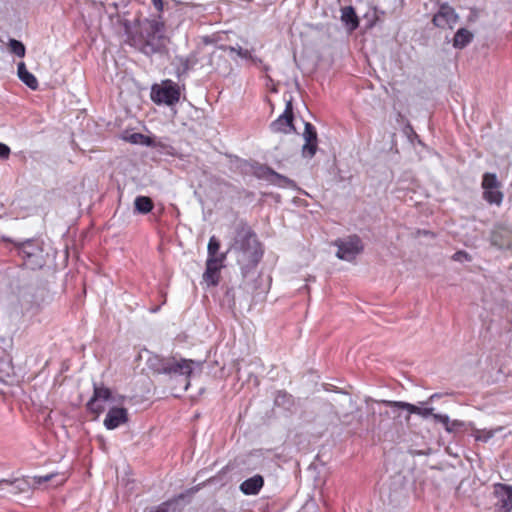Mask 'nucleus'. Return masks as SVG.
Listing matches in <instances>:
<instances>
[{
  "label": "nucleus",
  "mask_w": 512,
  "mask_h": 512,
  "mask_svg": "<svg viewBox=\"0 0 512 512\" xmlns=\"http://www.w3.org/2000/svg\"><path fill=\"white\" fill-rule=\"evenodd\" d=\"M273 132L289 133L294 130L293 126V107L291 102H287L284 112L270 124Z\"/></svg>",
  "instance_id": "nucleus-12"
},
{
  "label": "nucleus",
  "mask_w": 512,
  "mask_h": 512,
  "mask_svg": "<svg viewBox=\"0 0 512 512\" xmlns=\"http://www.w3.org/2000/svg\"><path fill=\"white\" fill-rule=\"evenodd\" d=\"M143 139H147L143 134L140 133H134L130 136V141L132 143H138L139 141H142Z\"/></svg>",
  "instance_id": "nucleus-38"
},
{
  "label": "nucleus",
  "mask_w": 512,
  "mask_h": 512,
  "mask_svg": "<svg viewBox=\"0 0 512 512\" xmlns=\"http://www.w3.org/2000/svg\"><path fill=\"white\" fill-rule=\"evenodd\" d=\"M433 419L444 425L445 430L450 426V418L446 414H433Z\"/></svg>",
  "instance_id": "nucleus-33"
},
{
  "label": "nucleus",
  "mask_w": 512,
  "mask_h": 512,
  "mask_svg": "<svg viewBox=\"0 0 512 512\" xmlns=\"http://www.w3.org/2000/svg\"><path fill=\"white\" fill-rule=\"evenodd\" d=\"M228 252H229L228 250L226 252H222V253L217 252L216 254H213V256H207V259L215 260L216 264L224 265V261L227 258Z\"/></svg>",
  "instance_id": "nucleus-34"
},
{
  "label": "nucleus",
  "mask_w": 512,
  "mask_h": 512,
  "mask_svg": "<svg viewBox=\"0 0 512 512\" xmlns=\"http://www.w3.org/2000/svg\"><path fill=\"white\" fill-rule=\"evenodd\" d=\"M0 485L1 486H3V485L9 486L10 492L14 493V494L20 493V492H26L32 486V484L25 478H17V479H14L13 481L3 479L0 481Z\"/></svg>",
  "instance_id": "nucleus-20"
},
{
  "label": "nucleus",
  "mask_w": 512,
  "mask_h": 512,
  "mask_svg": "<svg viewBox=\"0 0 512 512\" xmlns=\"http://www.w3.org/2000/svg\"><path fill=\"white\" fill-rule=\"evenodd\" d=\"M264 485L261 475H254L240 484V491L245 495H257Z\"/></svg>",
  "instance_id": "nucleus-17"
},
{
  "label": "nucleus",
  "mask_w": 512,
  "mask_h": 512,
  "mask_svg": "<svg viewBox=\"0 0 512 512\" xmlns=\"http://www.w3.org/2000/svg\"><path fill=\"white\" fill-rule=\"evenodd\" d=\"M303 138L305 143L302 146V156L310 159L316 154L318 139L315 127L309 122L305 123Z\"/></svg>",
  "instance_id": "nucleus-13"
},
{
  "label": "nucleus",
  "mask_w": 512,
  "mask_h": 512,
  "mask_svg": "<svg viewBox=\"0 0 512 512\" xmlns=\"http://www.w3.org/2000/svg\"><path fill=\"white\" fill-rule=\"evenodd\" d=\"M180 87L172 80H164L161 84H154L151 88V99L160 105L173 106L180 100Z\"/></svg>",
  "instance_id": "nucleus-4"
},
{
  "label": "nucleus",
  "mask_w": 512,
  "mask_h": 512,
  "mask_svg": "<svg viewBox=\"0 0 512 512\" xmlns=\"http://www.w3.org/2000/svg\"><path fill=\"white\" fill-rule=\"evenodd\" d=\"M264 176L271 184L281 188H294L296 186L293 180L268 167L265 168Z\"/></svg>",
  "instance_id": "nucleus-18"
},
{
  "label": "nucleus",
  "mask_w": 512,
  "mask_h": 512,
  "mask_svg": "<svg viewBox=\"0 0 512 512\" xmlns=\"http://www.w3.org/2000/svg\"><path fill=\"white\" fill-rule=\"evenodd\" d=\"M203 42L205 45L197 46L188 56H177L176 62V73L178 77L186 75L190 70L194 69L197 65H204V62L211 64L212 52L207 51L206 45L211 43L209 37H204Z\"/></svg>",
  "instance_id": "nucleus-3"
},
{
  "label": "nucleus",
  "mask_w": 512,
  "mask_h": 512,
  "mask_svg": "<svg viewBox=\"0 0 512 512\" xmlns=\"http://www.w3.org/2000/svg\"><path fill=\"white\" fill-rule=\"evenodd\" d=\"M17 74H18L19 79L25 85H27L30 89L36 90L38 88V86H39L38 80L32 73H30L27 70L24 62L18 63Z\"/></svg>",
  "instance_id": "nucleus-19"
},
{
  "label": "nucleus",
  "mask_w": 512,
  "mask_h": 512,
  "mask_svg": "<svg viewBox=\"0 0 512 512\" xmlns=\"http://www.w3.org/2000/svg\"><path fill=\"white\" fill-rule=\"evenodd\" d=\"M149 512H180L179 500L173 499L164 502L157 506L156 508L151 509Z\"/></svg>",
  "instance_id": "nucleus-25"
},
{
  "label": "nucleus",
  "mask_w": 512,
  "mask_h": 512,
  "mask_svg": "<svg viewBox=\"0 0 512 512\" xmlns=\"http://www.w3.org/2000/svg\"><path fill=\"white\" fill-rule=\"evenodd\" d=\"M195 364L196 362L191 359L171 357L160 366V370L169 376H185V390H187L190 384L188 378Z\"/></svg>",
  "instance_id": "nucleus-5"
},
{
  "label": "nucleus",
  "mask_w": 512,
  "mask_h": 512,
  "mask_svg": "<svg viewBox=\"0 0 512 512\" xmlns=\"http://www.w3.org/2000/svg\"><path fill=\"white\" fill-rule=\"evenodd\" d=\"M229 50L231 52H235L239 57L243 58V59H248V58H252V53L247 50V49H243L241 46H237V47H229Z\"/></svg>",
  "instance_id": "nucleus-31"
},
{
  "label": "nucleus",
  "mask_w": 512,
  "mask_h": 512,
  "mask_svg": "<svg viewBox=\"0 0 512 512\" xmlns=\"http://www.w3.org/2000/svg\"><path fill=\"white\" fill-rule=\"evenodd\" d=\"M128 422V411L123 407H112L108 410L104 419V426L108 430H114Z\"/></svg>",
  "instance_id": "nucleus-15"
},
{
  "label": "nucleus",
  "mask_w": 512,
  "mask_h": 512,
  "mask_svg": "<svg viewBox=\"0 0 512 512\" xmlns=\"http://www.w3.org/2000/svg\"><path fill=\"white\" fill-rule=\"evenodd\" d=\"M341 12V20L351 31L355 30L359 25V19L354 8L352 6H347L344 7Z\"/></svg>",
  "instance_id": "nucleus-21"
},
{
  "label": "nucleus",
  "mask_w": 512,
  "mask_h": 512,
  "mask_svg": "<svg viewBox=\"0 0 512 512\" xmlns=\"http://www.w3.org/2000/svg\"><path fill=\"white\" fill-rule=\"evenodd\" d=\"M8 46H9L10 51L13 54H15L16 56H18V57L25 56L26 49H25L24 44L21 41L16 40V39H10Z\"/></svg>",
  "instance_id": "nucleus-26"
},
{
  "label": "nucleus",
  "mask_w": 512,
  "mask_h": 512,
  "mask_svg": "<svg viewBox=\"0 0 512 512\" xmlns=\"http://www.w3.org/2000/svg\"><path fill=\"white\" fill-rule=\"evenodd\" d=\"M335 245L338 248L336 256L346 261L354 260L363 250L362 241L357 235L339 239L335 242Z\"/></svg>",
  "instance_id": "nucleus-7"
},
{
  "label": "nucleus",
  "mask_w": 512,
  "mask_h": 512,
  "mask_svg": "<svg viewBox=\"0 0 512 512\" xmlns=\"http://www.w3.org/2000/svg\"><path fill=\"white\" fill-rule=\"evenodd\" d=\"M228 251L236 253L237 263L244 278L253 273L260 262L263 251L255 233L247 225L241 224L236 228L235 236Z\"/></svg>",
  "instance_id": "nucleus-1"
},
{
  "label": "nucleus",
  "mask_w": 512,
  "mask_h": 512,
  "mask_svg": "<svg viewBox=\"0 0 512 512\" xmlns=\"http://www.w3.org/2000/svg\"><path fill=\"white\" fill-rule=\"evenodd\" d=\"M472 39L473 34L469 30L460 28L454 35L453 46L457 49H463L472 41Z\"/></svg>",
  "instance_id": "nucleus-22"
},
{
  "label": "nucleus",
  "mask_w": 512,
  "mask_h": 512,
  "mask_svg": "<svg viewBox=\"0 0 512 512\" xmlns=\"http://www.w3.org/2000/svg\"><path fill=\"white\" fill-rule=\"evenodd\" d=\"M458 19L459 16L454 8L448 4H442L438 12L433 16L432 22L436 27L452 29L458 22Z\"/></svg>",
  "instance_id": "nucleus-11"
},
{
  "label": "nucleus",
  "mask_w": 512,
  "mask_h": 512,
  "mask_svg": "<svg viewBox=\"0 0 512 512\" xmlns=\"http://www.w3.org/2000/svg\"><path fill=\"white\" fill-rule=\"evenodd\" d=\"M164 32V22L159 18H145L138 21V29L129 36V43L143 54L152 56L165 49Z\"/></svg>",
  "instance_id": "nucleus-2"
},
{
  "label": "nucleus",
  "mask_w": 512,
  "mask_h": 512,
  "mask_svg": "<svg viewBox=\"0 0 512 512\" xmlns=\"http://www.w3.org/2000/svg\"><path fill=\"white\" fill-rule=\"evenodd\" d=\"M433 411H434L433 407H425V408L419 407V412L417 415H419L423 418H427L428 416L433 417V414H434Z\"/></svg>",
  "instance_id": "nucleus-37"
},
{
  "label": "nucleus",
  "mask_w": 512,
  "mask_h": 512,
  "mask_svg": "<svg viewBox=\"0 0 512 512\" xmlns=\"http://www.w3.org/2000/svg\"><path fill=\"white\" fill-rule=\"evenodd\" d=\"M464 425H465L464 422L461 420H453V421L450 420V426H448V429H446V431L448 433H452V432L456 431L457 429L464 427Z\"/></svg>",
  "instance_id": "nucleus-35"
},
{
  "label": "nucleus",
  "mask_w": 512,
  "mask_h": 512,
  "mask_svg": "<svg viewBox=\"0 0 512 512\" xmlns=\"http://www.w3.org/2000/svg\"><path fill=\"white\" fill-rule=\"evenodd\" d=\"M56 476H57V474H53V473H50V474H47L44 476H35L33 478V485H41L43 483L51 481Z\"/></svg>",
  "instance_id": "nucleus-32"
},
{
  "label": "nucleus",
  "mask_w": 512,
  "mask_h": 512,
  "mask_svg": "<svg viewBox=\"0 0 512 512\" xmlns=\"http://www.w3.org/2000/svg\"><path fill=\"white\" fill-rule=\"evenodd\" d=\"M494 503L497 512L512 511V486L508 484L495 483L493 485Z\"/></svg>",
  "instance_id": "nucleus-9"
},
{
  "label": "nucleus",
  "mask_w": 512,
  "mask_h": 512,
  "mask_svg": "<svg viewBox=\"0 0 512 512\" xmlns=\"http://www.w3.org/2000/svg\"><path fill=\"white\" fill-rule=\"evenodd\" d=\"M248 60H251L255 65H261L262 64V60L258 57H254L252 55V58H248Z\"/></svg>",
  "instance_id": "nucleus-41"
},
{
  "label": "nucleus",
  "mask_w": 512,
  "mask_h": 512,
  "mask_svg": "<svg viewBox=\"0 0 512 512\" xmlns=\"http://www.w3.org/2000/svg\"><path fill=\"white\" fill-rule=\"evenodd\" d=\"M291 396L288 395L284 391H278L275 396V404L276 405H285L287 403H290Z\"/></svg>",
  "instance_id": "nucleus-30"
},
{
  "label": "nucleus",
  "mask_w": 512,
  "mask_h": 512,
  "mask_svg": "<svg viewBox=\"0 0 512 512\" xmlns=\"http://www.w3.org/2000/svg\"><path fill=\"white\" fill-rule=\"evenodd\" d=\"M154 6L158 9H162V1L161 0H153Z\"/></svg>",
  "instance_id": "nucleus-42"
},
{
  "label": "nucleus",
  "mask_w": 512,
  "mask_h": 512,
  "mask_svg": "<svg viewBox=\"0 0 512 512\" xmlns=\"http://www.w3.org/2000/svg\"><path fill=\"white\" fill-rule=\"evenodd\" d=\"M223 267L224 265L216 264L215 260L207 259L203 280L208 285L216 286L219 283V272Z\"/></svg>",
  "instance_id": "nucleus-16"
},
{
  "label": "nucleus",
  "mask_w": 512,
  "mask_h": 512,
  "mask_svg": "<svg viewBox=\"0 0 512 512\" xmlns=\"http://www.w3.org/2000/svg\"><path fill=\"white\" fill-rule=\"evenodd\" d=\"M167 361V358H160L158 356H153L148 359V366L154 372L158 374H163V371L160 370V366Z\"/></svg>",
  "instance_id": "nucleus-27"
},
{
  "label": "nucleus",
  "mask_w": 512,
  "mask_h": 512,
  "mask_svg": "<svg viewBox=\"0 0 512 512\" xmlns=\"http://www.w3.org/2000/svg\"><path fill=\"white\" fill-rule=\"evenodd\" d=\"M494 434H495V432L493 430L482 429V430H476L474 432V437H475L476 441H481V442L486 443L494 436Z\"/></svg>",
  "instance_id": "nucleus-28"
},
{
  "label": "nucleus",
  "mask_w": 512,
  "mask_h": 512,
  "mask_svg": "<svg viewBox=\"0 0 512 512\" xmlns=\"http://www.w3.org/2000/svg\"><path fill=\"white\" fill-rule=\"evenodd\" d=\"M111 396L109 388L94 384L93 396L87 402V409L95 415H100L105 410L104 403L109 401Z\"/></svg>",
  "instance_id": "nucleus-10"
},
{
  "label": "nucleus",
  "mask_w": 512,
  "mask_h": 512,
  "mask_svg": "<svg viewBox=\"0 0 512 512\" xmlns=\"http://www.w3.org/2000/svg\"><path fill=\"white\" fill-rule=\"evenodd\" d=\"M483 198L489 204L500 205L503 201V193L501 192V183L495 173H485L482 178Z\"/></svg>",
  "instance_id": "nucleus-6"
},
{
  "label": "nucleus",
  "mask_w": 512,
  "mask_h": 512,
  "mask_svg": "<svg viewBox=\"0 0 512 512\" xmlns=\"http://www.w3.org/2000/svg\"><path fill=\"white\" fill-rule=\"evenodd\" d=\"M378 403H381V404L391 407L393 409L407 410L410 414H418V412H419L418 406L408 403V402L381 400V401H378Z\"/></svg>",
  "instance_id": "nucleus-23"
},
{
  "label": "nucleus",
  "mask_w": 512,
  "mask_h": 512,
  "mask_svg": "<svg viewBox=\"0 0 512 512\" xmlns=\"http://www.w3.org/2000/svg\"><path fill=\"white\" fill-rule=\"evenodd\" d=\"M440 397H441V394H439V393H434V394H432V395L429 397V399H428V401H427V402H423L422 404H425V403H428V402H432V401H434L435 399H439Z\"/></svg>",
  "instance_id": "nucleus-40"
},
{
  "label": "nucleus",
  "mask_w": 512,
  "mask_h": 512,
  "mask_svg": "<svg viewBox=\"0 0 512 512\" xmlns=\"http://www.w3.org/2000/svg\"><path fill=\"white\" fill-rule=\"evenodd\" d=\"M135 210L141 214L151 212L154 207L153 201L147 196H137L134 200Z\"/></svg>",
  "instance_id": "nucleus-24"
},
{
  "label": "nucleus",
  "mask_w": 512,
  "mask_h": 512,
  "mask_svg": "<svg viewBox=\"0 0 512 512\" xmlns=\"http://www.w3.org/2000/svg\"><path fill=\"white\" fill-rule=\"evenodd\" d=\"M490 240L491 244L499 249H510L512 247V230L502 225L495 226Z\"/></svg>",
  "instance_id": "nucleus-14"
},
{
  "label": "nucleus",
  "mask_w": 512,
  "mask_h": 512,
  "mask_svg": "<svg viewBox=\"0 0 512 512\" xmlns=\"http://www.w3.org/2000/svg\"><path fill=\"white\" fill-rule=\"evenodd\" d=\"M220 249V241L216 238V236H211L207 246V254L208 256H213L219 252Z\"/></svg>",
  "instance_id": "nucleus-29"
},
{
  "label": "nucleus",
  "mask_w": 512,
  "mask_h": 512,
  "mask_svg": "<svg viewBox=\"0 0 512 512\" xmlns=\"http://www.w3.org/2000/svg\"><path fill=\"white\" fill-rule=\"evenodd\" d=\"M18 253L21 255L26 265L31 269L42 266V250L38 244L32 240H26L18 245Z\"/></svg>",
  "instance_id": "nucleus-8"
},
{
  "label": "nucleus",
  "mask_w": 512,
  "mask_h": 512,
  "mask_svg": "<svg viewBox=\"0 0 512 512\" xmlns=\"http://www.w3.org/2000/svg\"><path fill=\"white\" fill-rule=\"evenodd\" d=\"M463 258L468 259V254L464 251H458L453 255V259L456 261H461Z\"/></svg>",
  "instance_id": "nucleus-39"
},
{
  "label": "nucleus",
  "mask_w": 512,
  "mask_h": 512,
  "mask_svg": "<svg viewBox=\"0 0 512 512\" xmlns=\"http://www.w3.org/2000/svg\"><path fill=\"white\" fill-rule=\"evenodd\" d=\"M11 150L8 145L0 142V159L6 160L9 158Z\"/></svg>",
  "instance_id": "nucleus-36"
}]
</instances>
